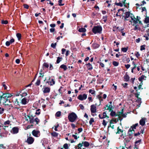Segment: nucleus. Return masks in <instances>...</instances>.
Returning a JSON list of instances; mask_svg holds the SVG:
<instances>
[{"mask_svg":"<svg viewBox=\"0 0 149 149\" xmlns=\"http://www.w3.org/2000/svg\"><path fill=\"white\" fill-rule=\"evenodd\" d=\"M77 116L75 113L72 112L69 114L68 118L70 122H74L76 120Z\"/></svg>","mask_w":149,"mask_h":149,"instance_id":"nucleus-1","label":"nucleus"},{"mask_svg":"<svg viewBox=\"0 0 149 149\" xmlns=\"http://www.w3.org/2000/svg\"><path fill=\"white\" fill-rule=\"evenodd\" d=\"M102 31V26H95L92 29V31L94 34L101 33Z\"/></svg>","mask_w":149,"mask_h":149,"instance_id":"nucleus-2","label":"nucleus"},{"mask_svg":"<svg viewBox=\"0 0 149 149\" xmlns=\"http://www.w3.org/2000/svg\"><path fill=\"white\" fill-rule=\"evenodd\" d=\"M2 94L3 93L1 92V97H0V101H1L2 99H3L6 100V101H7L8 100V99L10 97L12 96V95L10 93H4L3 94Z\"/></svg>","mask_w":149,"mask_h":149,"instance_id":"nucleus-3","label":"nucleus"},{"mask_svg":"<svg viewBox=\"0 0 149 149\" xmlns=\"http://www.w3.org/2000/svg\"><path fill=\"white\" fill-rule=\"evenodd\" d=\"M138 125V123H136L135 124L133 125L128 130V133L130 135H131L133 133V132H132V131H133L134 132V130L136 129V127H137Z\"/></svg>","mask_w":149,"mask_h":149,"instance_id":"nucleus-4","label":"nucleus"},{"mask_svg":"<svg viewBox=\"0 0 149 149\" xmlns=\"http://www.w3.org/2000/svg\"><path fill=\"white\" fill-rule=\"evenodd\" d=\"M11 125L10 121L9 120L5 121L2 125L3 129L4 130H7L9 126Z\"/></svg>","mask_w":149,"mask_h":149,"instance_id":"nucleus-5","label":"nucleus"},{"mask_svg":"<svg viewBox=\"0 0 149 149\" xmlns=\"http://www.w3.org/2000/svg\"><path fill=\"white\" fill-rule=\"evenodd\" d=\"M132 15L133 14L131 13L130 12H127L125 13V15H123V17L126 20H129V18H130L131 17V15Z\"/></svg>","mask_w":149,"mask_h":149,"instance_id":"nucleus-6","label":"nucleus"},{"mask_svg":"<svg viewBox=\"0 0 149 149\" xmlns=\"http://www.w3.org/2000/svg\"><path fill=\"white\" fill-rule=\"evenodd\" d=\"M131 18V20L130 21V22H133L134 24H134H136L138 23V20L137 19H136L134 16V15L133 14L131 15V17H130Z\"/></svg>","mask_w":149,"mask_h":149,"instance_id":"nucleus-7","label":"nucleus"},{"mask_svg":"<svg viewBox=\"0 0 149 149\" xmlns=\"http://www.w3.org/2000/svg\"><path fill=\"white\" fill-rule=\"evenodd\" d=\"M87 97V95L86 94H83V95H79L78 97V98L80 100L82 101L84 100H86Z\"/></svg>","mask_w":149,"mask_h":149,"instance_id":"nucleus-8","label":"nucleus"},{"mask_svg":"<svg viewBox=\"0 0 149 149\" xmlns=\"http://www.w3.org/2000/svg\"><path fill=\"white\" fill-rule=\"evenodd\" d=\"M32 134L34 136L38 137L40 135V133L39 131L34 130L32 132Z\"/></svg>","mask_w":149,"mask_h":149,"instance_id":"nucleus-9","label":"nucleus"},{"mask_svg":"<svg viewBox=\"0 0 149 149\" xmlns=\"http://www.w3.org/2000/svg\"><path fill=\"white\" fill-rule=\"evenodd\" d=\"M34 141V139L32 137H28L26 141L29 144H31L33 143Z\"/></svg>","mask_w":149,"mask_h":149,"instance_id":"nucleus-10","label":"nucleus"},{"mask_svg":"<svg viewBox=\"0 0 149 149\" xmlns=\"http://www.w3.org/2000/svg\"><path fill=\"white\" fill-rule=\"evenodd\" d=\"M9 130L8 129L5 130H4V131L3 132L0 134L1 136L2 137H6L8 133Z\"/></svg>","mask_w":149,"mask_h":149,"instance_id":"nucleus-11","label":"nucleus"},{"mask_svg":"<svg viewBox=\"0 0 149 149\" xmlns=\"http://www.w3.org/2000/svg\"><path fill=\"white\" fill-rule=\"evenodd\" d=\"M91 113H95L96 111V106L93 104L91 106Z\"/></svg>","mask_w":149,"mask_h":149,"instance_id":"nucleus-12","label":"nucleus"},{"mask_svg":"<svg viewBox=\"0 0 149 149\" xmlns=\"http://www.w3.org/2000/svg\"><path fill=\"white\" fill-rule=\"evenodd\" d=\"M18 128L17 127H15L13 128L11 132L13 134H16L18 132Z\"/></svg>","mask_w":149,"mask_h":149,"instance_id":"nucleus-13","label":"nucleus"},{"mask_svg":"<svg viewBox=\"0 0 149 149\" xmlns=\"http://www.w3.org/2000/svg\"><path fill=\"white\" fill-rule=\"evenodd\" d=\"M146 119V118H142L139 121L140 124L142 126H144L145 124V121Z\"/></svg>","mask_w":149,"mask_h":149,"instance_id":"nucleus-14","label":"nucleus"},{"mask_svg":"<svg viewBox=\"0 0 149 149\" xmlns=\"http://www.w3.org/2000/svg\"><path fill=\"white\" fill-rule=\"evenodd\" d=\"M27 117L29 118V120L30 123H33L34 121V118L32 116H27Z\"/></svg>","mask_w":149,"mask_h":149,"instance_id":"nucleus-15","label":"nucleus"},{"mask_svg":"<svg viewBox=\"0 0 149 149\" xmlns=\"http://www.w3.org/2000/svg\"><path fill=\"white\" fill-rule=\"evenodd\" d=\"M129 79L130 77L129 75L127 74H126L123 77L124 81L126 82L128 81H129Z\"/></svg>","mask_w":149,"mask_h":149,"instance_id":"nucleus-16","label":"nucleus"},{"mask_svg":"<svg viewBox=\"0 0 149 149\" xmlns=\"http://www.w3.org/2000/svg\"><path fill=\"white\" fill-rule=\"evenodd\" d=\"M43 89V92L44 93H49L50 91V88L49 87H45Z\"/></svg>","mask_w":149,"mask_h":149,"instance_id":"nucleus-17","label":"nucleus"},{"mask_svg":"<svg viewBox=\"0 0 149 149\" xmlns=\"http://www.w3.org/2000/svg\"><path fill=\"white\" fill-rule=\"evenodd\" d=\"M146 77L143 75H142L141 77H139V81L141 82V84H143L142 83V81L143 80H146Z\"/></svg>","mask_w":149,"mask_h":149,"instance_id":"nucleus-18","label":"nucleus"},{"mask_svg":"<svg viewBox=\"0 0 149 149\" xmlns=\"http://www.w3.org/2000/svg\"><path fill=\"white\" fill-rule=\"evenodd\" d=\"M123 109H121V111L119 113V114L121 116H122L124 118L126 116L127 114H124L123 113Z\"/></svg>","mask_w":149,"mask_h":149,"instance_id":"nucleus-19","label":"nucleus"},{"mask_svg":"<svg viewBox=\"0 0 149 149\" xmlns=\"http://www.w3.org/2000/svg\"><path fill=\"white\" fill-rule=\"evenodd\" d=\"M81 143L83 146H84L85 147H88L90 145L89 143L87 141H83Z\"/></svg>","mask_w":149,"mask_h":149,"instance_id":"nucleus-20","label":"nucleus"},{"mask_svg":"<svg viewBox=\"0 0 149 149\" xmlns=\"http://www.w3.org/2000/svg\"><path fill=\"white\" fill-rule=\"evenodd\" d=\"M27 103V99L25 98H23L21 102V103L24 105L26 104Z\"/></svg>","mask_w":149,"mask_h":149,"instance_id":"nucleus-21","label":"nucleus"},{"mask_svg":"<svg viewBox=\"0 0 149 149\" xmlns=\"http://www.w3.org/2000/svg\"><path fill=\"white\" fill-rule=\"evenodd\" d=\"M47 83H48L49 85H52L55 84V82L53 79H52L51 80L47 81Z\"/></svg>","mask_w":149,"mask_h":149,"instance_id":"nucleus-22","label":"nucleus"},{"mask_svg":"<svg viewBox=\"0 0 149 149\" xmlns=\"http://www.w3.org/2000/svg\"><path fill=\"white\" fill-rule=\"evenodd\" d=\"M87 66V68L89 70H91L93 69V67L92 65L90 63H88L86 65Z\"/></svg>","mask_w":149,"mask_h":149,"instance_id":"nucleus-23","label":"nucleus"},{"mask_svg":"<svg viewBox=\"0 0 149 149\" xmlns=\"http://www.w3.org/2000/svg\"><path fill=\"white\" fill-rule=\"evenodd\" d=\"M86 31V29L84 28H79L78 29V31L80 32H84Z\"/></svg>","mask_w":149,"mask_h":149,"instance_id":"nucleus-24","label":"nucleus"},{"mask_svg":"<svg viewBox=\"0 0 149 149\" xmlns=\"http://www.w3.org/2000/svg\"><path fill=\"white\" fill-rule=\"evenodd\" d=\"M83 146L81 143H79L78 144L77 147L75 146V148L76 149H81V147Z\"/></svg>","mask_w":149,"mask_h":149,"instance_id":"nucleus-25","label":"nucleus"},{"mask_svg":"<svg viewBox=\"0 0 149 149\" xmlns=\"http://www.w3.org/2000/svg\"><path fill=\"white\" fill-rule=\"evenodd\" d=\"M93 46L94 48H97L99 47V45L96 43H93Z\"/></svg>","mask_w":149,"mask_h":149,"instance_id":"nucleus-26","label":"nucleus"},{"mask_svg":"<svg viewBox=\"0 0 149 149\" xmlns=\"http://www.w3.org/2000/svg\"><path fill=\"white\" fill-rule=\"evenodd\" d=\"M107 107L105 108V109L111 110L113 108V106L111 104L109 105L108 107V106H107Z\"/></svg>","mask_w":149,"mask_h":149,"instance_id":"nucleus-27","label":"nucleus"},{"mask_svg":"<svg viewBox=\"0 0 149 149\" xmlns=\"http://www.w3.org/2000/svg\"><path fill=\"white\" fill-rule=\"evenodd\" d=\"M51 135L53 136L56 137L58 136V134L55 132H53L51 133Z\"/></svg>","mask_w":149,"mask_h":149,"instance_id":"nucleus-28","label":"nucleus"},{"mask_svg":"<svg viewBox=\"0 0 149 149\" xmlns=\"http://www.w3.org/2000/svg\"><path fill=\"white\" fill-rule=\"evenodd\" d=\"M56 117H59L61 116V112L58 111L55 114Z\"/></svg>","mask_w":149,"mask_h":149,"instance_id":"nucleus-29","label":"nucleus"},{"mask_svg":"<svg viewBox=\"0 0 149 149\" xmlns=\"http://www.w3.org/2000/svg\"><path fill=\"white\" fill-rule=\"evenodd\" d=\"M128 47H123L121 49V50L123 52H126L128 50Z\"/></svg>","mask_w":149,"mask_h":149,"instance_id":"nucleus-30","label":"nucleus"},{"mask_svg":"<svg viewBox=\"0 0 149 149\" xmlns=\"http://www.w3.org/2000/svg\"><path fill=\"white\" fill-rule=\"evenodd\" d=\"M62 58L59 57H58L56 60V63H58L59 62L61 61Z\"/></svg>","mask_w":149,"mask_h":149,"instance_id":"nucleus-31","label":"nucleus"},{"mask_svg":"<svg viewBox=\"0 0 149 149\" xmlns=\"http://www.w3.org/2000/svg\"><path fill=\"white\" fill-rule=\"evenodd\" d=\"M113 64L115 66H117L118 65L119 63L117 62L114 61L113 62Z\"/></svg>","mask_w":149,"mask_h":149,"instance_id":"nucleus-32","label":"nucleus"},{"mask_svg":"<svg viewBox=\"0 0 149 149\" xmlns=\"http://www.w3.org/2000/svg\"><path fill=\"white\" fill-rule=\"evenodd\" d=\"M20 95L22 96V97L25 96L27 95V93L26 92H22Z\"/></svg>","mask_w":149,"mask_h":149,"instance_id":"nucleus-33","label":"nucleus"},{"mask_svg":"<svg viewBox=\"0 0 149 149\" xmlns=\"http://www.w3.org/2000/svg\"><path fill=\"white\" fill-rule=\"evenodd\" d=\"M123 132V130H121L118 127L117 128V132L116 133V134H120V133H122Z\"/></svg>","mask_w":149,"mask_h":149,"instance_id":"nucleus-34","label":"nucleus"},{"mask_svg":"<svg viewBox=\"0 0 149 149\" xmlns=\"http://www.w3.org/2000/svg\"><path fill=\"white\" fill-rule=\"evenodd\" d=\"M60 70L61 71V69H63L65 71V65L64 64L61 65L60 68Z\"/></svg>","mask_w":149,"mask_h":149,"instance_id":"nucleus-35","label":"nucleus"},{"mask_svg":"<svg viewBox=\"0 0 149 149\" xmlns=\"http://www.w3.org/2000/svg\"><path fill=\"white\" fill-rule=\"evenodd\" d=\"M94 119L93 118H91L89 121V123L90 125H91L92 123L94 122Z\"/></svg>","mask_w":149,"mask_h":149,"instance_id":"nucleus-36","label":"nucleus"},{"mask_svg":"<svg viewBox=\"0 0 149 149\" xmlns=\"http://www.w3.org/2000/svg\"><path fill=\"white\" fill-rule=\"evenodd\" d=\"M125 136V135H124L123 133H122L120 135V137H119V139H123L124 138Z\"/></svg>","mask_w":149,"mask_h":149,"instance_id":"nucleus-37","label":"nucleus"},{"mask_svg":"<svg viewBox=\"0 0 149 149\" xmlns=\"http://www.w3.org/2000/svg\"><path fill=\"white\" fill-rule=\"evenodd\" d=\"M16 36L19 40L21 39V34L19 33H17L16 35Z\"/></svg>","mask_w":149,"mask_h":149,"instance_id":"nucleus-38","label":"nucleus"},{"mask_svg":"<svg viewBox=\"0 0 149 149\" xmlns=\"http://www.w3.org/2000/svg\"><path fill=\"white\" fill-rule=\"evenodd\" d=\"M23 90H22L17 92L16 94V96H18L20 95V94H21V93H22V91H23Z\"/></svg>","mask_w":149,"mask_h":149,"instance_id":"nucleus-39","label":"nucleus"},{"mask_svg":"<svg viewBox=\"0 0 149 149\" xmlns=\"http://www.w3.org/2000/svg\"><path fill=\"white\" fill-rule=\"evenodd\" d=\"M43 65L46 68H48L49 66L48 63L45 62L44 63Z\"/></svg>","mask_w":149,"mask_h":149,"instance_id":"nucleus-40","label":"nucleus"},{"mask_svg":"<svg viewBox=\"0 0 149 149\" xmlns=\"http://www.w3.org/2000/svg\"><path fill=\"white\" fill-rule=\"evenodd\" d=\"M40 79H38L36 82V84L37 86H39L40 84Z\"/></svg>","mask_w":149,"mask_h":149,"instance_id":"nucleus-41","label":"nucleus"},{"mask_svg":"<svg viewBox=\"0 0 149 149\" xmlns=\"http://www.w3.org/2000/svg\"><path fill=\"white\" fill-rule=\"evenodd\" d=\"M56 43H52L51 44V47L53 48L54 49H55L56 48Z\"/></svg>","mask_w":149,"mask_h":149,"instance_id":"nucleus-42","label":"nucleus"},{"mask_svg":"<svg viewBox=\"0 0 149 149\" xmlns=\"http://www.w3.org/2000/svg\"><path fill=\"white\" fill-rule=\"evenodd\" d=\"M140 28L139 27V25L137 24L135 26L134 29L135 30L138 29L140 30Z\"/></svg>","mask_w":149,"mask_h":149,"instance_id":"nucleus-43","label":"nucleus"},{"mask_svg":"<svg viewBox=\"0 0 149 149\" xmlns=\"http://www.w3.org/2000/svg\"><path fill=\"white\" fill-rule=\"evenodd\" d=\"M145 22L146 23H149V17H147L145 18Z\"/></svg>","mask_w":149,"mask_h":149,"instance_id":"nucleus-44","label":"nucleus"},{"mask_svg":"<svg viewBox=\"0 0 149 149\" xmlns=\"http://www.w3.org/2000/svg\"><path fill=\"white\" fill-rule=\"evenodd\" d=\"M116 115L115 112L113 111L112 110L110 113V115L112 116H114Z\"/></svg>","mask_w":149,"mask_h":149,"instance_id":"nucleus-45","label":"nucleus"},{"mask_svg":"<svg viewBox=\"0 0 149 149\" xmlns=\"http://www.w3.org/2000/svg\"><path fill=\"white\" fill-rule=\"evenodd\" d=\"M4 109L3 108L0 107V114H2L4 112Z\"/></svg>","mask_w":149,"mask_h":149,"instance_id":"nucleus-46","label":"nucleus"},{"mask_svg":"<svg viewBox=\"0 0 149 149\" xmlns=\"http://www.w3.org/2000/svg\"><path fill=\"white\" fill-rule=\"evenodd\" d=\"M95 91L94 90H92V89H90L89 90V92L91 93V94L93 95L95 93Z\"/></svg>","mask_w":149,"mask_h":149,"instance_id":"nucleus-47","label":"nucleus"},{"mask_svg":"<svg viewBox=\"0 0 149 149\" xmlns=\"http://www.w3.org/2000/svg\"><path fill=\"white\" fill-rule=\"evenodd\" d=\"M8 22L7 20H2L1 23L3 24H8Z\"/></svg>","mask_w":149,"mask_h":149,"instance_id":"nucleus-48","label":"nucleus"},{"mask_svg":"<svg viewBox=\"0 0 149 149\" xmlns=\"http://www.w3.org/2000/svg\"><path fill=\"white\" fill-rule=\"evenodd\" d=\"M145 45H141V46L140 50L141 51H142L143 50H145Z\"/></svg>","mask_w":149,"mask_h":149,"instance_id":"nucleus-49","label":"nucleus"},{"mask_svg":"<svg viewBox=\"0 0 149 149\" xmlns=\"http://www.w3.org/2000/svg\"><path fill=\"white\" fill-rule=\"evenodd\" d=\"M116 4L117 6H120V7H122L123 6V4L121 2L116 3Z\"/></svg>","mask_w":149,"mask_h":149,"instance_id":"nucleus-50","label":"nucleus"},{"mask_svg":"<svg viewBox=\"0 0 149 149\" xmlns=\"http://www.w3.org/2000/svg\"><path fill=\"white\" fill-rule=\"evenodd\" d=\"M40 109H38L37 110L35 113L36 114L39 115L40 113Z\"/></svg>","mask_w":149,"mask_h":149,"instance_id":"nucleus-51","label":"nucleus"},{"mask_svg":"<svg viewBox=\"0 0 149 149\" xmlns=\"http://www.w3.org/2000/svg\"><path fill=\"white\" fill-rule=\"evenodd\" d=\"M62 1V0H59L58 4L59 6H63L64 4V3H63V4L61 3Z\"/></svg>","mask_w":149,"mask_h":149,"instance_id":"nucleus-52","label":"nucleus"},{"mask_svg":"<svg viewBox=\"0 0 149 149\" xmlns=\"http://www.w3.org/2000/svg\"><path fill=\"white\" fill-rule=\"evenodd\" d=\"M2 86L5 89H6L7 88V86H6V85L5 84V82H3V83L2 84Z\"/></svg>","mask_w":149,"mask_h":149,"instance_id":"nucleus-53","label":"nucleus"},{"mask_svg":"<svg viewBox=\"0 0 149 149\" xmlns=\"http://www.w3.org/2000/svg\"><path fill=\"white\" fill-rule=\"evenodd\" d=\"M128 85V84L127 83H125L124 84H122V85L123 86L124 88H127V86Z\"/></svg>","mask_w":149,"mask_h":149,"instance_id":"nucleus-54","label":"nucleus"},{"mask_svg":"<svg viewBox=\"0 0 149 149\" xmlns=\"http://www.w3.org/2000/svg\"><path fill=\"white\" fill-rule=\"evenodd\" d=\"M34 121L36 122L37 124H38L39 122V120L37 118H36L34 120Z\"/></svg>","mask_w":149,"mask_h":149,"instance_id":"nucleus-55","label":"nucleus"},{"mask_svg":"<svg viewBox=\"0 0 149 149\" xmlns=\"http://www.w3.org/2000/svg\"><path fill=\"white\" fill-rule=\"evenodd\" d=\"M102 117H103V118L107 117L106 113V112H104L103 113Z\"/></svg>","mask_w":149,"mask_h":149,"instance_id":"nucleus-56","label":"nucleus"},{"mask_svg":"<svg viewBox=\"0 0 149 149\" xmlns=\"http://www.w3.org/2000/svg\"><path fill=\"white\" fill-rule=\"evenodd\" d=\"M24 8H25L26 9H28L29 8V6L26 4H24Z\"/></svg>","mask_w":149,"mask_h":149,"instance_id":"nucleus-57","label":"nucleus"},{"mask_svg":"<svg viewBox=\"0 0 149 149\" xmlns=\"http://www.w3.org/2000/svg\"><path fill=\"white\" fill-rule=\"evenodd\" d=\"M146 2L144 1H143L141 2L140 4V5H141V6H143L144 4H146Z\"/></svg>","mask_w":149,"mask_h":149,"instance_id":"nucleus-58","label":"nucleus"},{"mask_svg":"<svg viewBox=\"0 0 149 149\" xmlns=\"http://www.w3.org/2000/svg\"><path fill=\"white\" fill-rule=\"evenodd\" d=\"M102 124L104 126H105L107 125V123L105 120H103Z\"/></svg>","mask_w":149,"mask_h":149,"instance_id":"nucleus-59","label":"nucleus"},{"mask_svg":"<svg viewBox=\"0 0 149 149\" xmlns=\"http://www.w3.org/2000/svg\"><path fill=\"white\" fill-rule=\"evenodd\" d=\"M130 65L129 64L125 65V66L127 69H128L130 67Z\"/></svg>","mask_w":149,"mask_h":149,"instance_id":"nucleus-60","label":"nucleus"},{"mask_svg":"<svg viewBox=\"0 0 149 149\" xmlns=\"http://www.w3.org/2000/svg\"><path fill=\"white\" fill-rule=\"evenodd\" d=\"M82 130H83V129L82 128H79L78 129V131L79 132V133L81 132H82Z\"/></svg>","mask_w":149,"mask_h":149,"instance_id":"nucleus-61","label":"nucleus"},{"mask_svg":"<svg viewBox=\"0 0 149 149\" xmlns=\"http://www.w3.org/2000/svg\"><path fill=\"white\" fill-rule=\"evenodd\" d=\"M10 42L7 41L6 42V46H8L10 45Z\"/></svg>","mask_w":149,"mask_h":149,"instance_id":"nucleus-62","label":"nucleus"},{"mask_svg":"<svg viewBox=\"0 0 149 149\" xmlns=\"http://www.w3.org/2000/svg\"><path fill=\"white\" fill-rule=\"evenodd\" d=\"M55 31V29L54 28H52L50 29V31L52 33L54 32Z\"/></svg>","mask_w":149,"mask_h":149,"instance_id":"nucleus-63","label":"nucleus"},{"mask_svg":"<svg viewBox=\"0 0 149 149\" xmlns=\"http://www.w3.org/2000/svg\"><path fill=\"white\" fill-rule=\"evenodd\" d=\"M135 55L137 57H138L140 56V54L139 52H136L135 54Z\"/></svg>","mask_w":149,"mask_h":149,"instance_id":"nucleus-64","label":"nucleus"}]
</instances>
